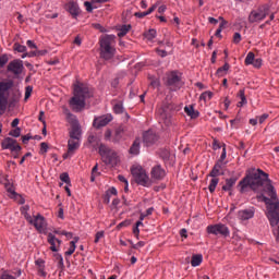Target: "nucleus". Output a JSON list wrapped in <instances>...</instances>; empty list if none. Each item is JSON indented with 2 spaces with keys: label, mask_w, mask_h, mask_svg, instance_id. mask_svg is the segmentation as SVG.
Instances as JSON below:
<instances>
[{
  "label": "nucleus",
  "mask_w": 279,
  "mask_h": 279,
  "mask_svg": "<svg viewBox=\"0 0 279 279\" xmlns=\"http://www.w3.org/2000/svg\"><path fill=\"white\" fill-rule=\"evenodd\" d=\"M247 186H250V189L255 193H262V191H265L270 196V199H278L276 187H274V185L271 184V180H269V174L260 169L248 172L246 177L242 181H240V193H245V189Z\"/></svg>",
  "instance_id": "1"
},
{
  "label": "nucleus",
  "mask_w": 279,
  "mask_h": 279,
  "mask_svg": "<svg viewBox=\"0 0 279 279\" xmlns=\"http://www.w3.org/2000/svg\"><path fill=\"white\" fill-rule=\"evenodd\" d=\"M93 93L88 86L83 83L76 82L74 84L73 97L70 99V106L75 112H80L86 108V99H90Z\"/></svg>",
  "instance_id": "2"
},
{
  "label": "nucleus",
  "mask_w": 279,
  "mask_h": 279,
  "mask_svg": "<svg viewBox=\"0 0 279 279\" xmlns=\"http://www.w3.org/2000/svg\"><path fill=\"white\" fill-rule=\"evenodd\" d=\"M114 38H117L114 35H105L100 38V58H102V60H112L114 58L117 53Z\"/></svg>",
  "instance_id": "3"
},
{
  "label": "nucleus",
  "mask_w": 279,
  "mask_h": 279,
  "mask_svg": "<svg viewBox=\"0 0 279 279\" xmlns=\"http://www.w3.org/2000/svg\"><path fill=\"white\" fill-rule=\"evenodd\" d=\"M98 154H100L105 165H111V167H116V165L119 162V156L117 155V151L111 150L104 144H100Z\"/></svg>",
  "instance_id": "4"
},
{
  "label": "nucleus",
  "mask_w": 279,
  "mask_h": 279,
  "mask_svg": "<svg viewBox=\"0 0 279 279\" xmlns=\"http://www.w3.org/2000/svg\"><path fill=\"white\" fill-rule=\"evenodd\" d=\"M131 173L136 182V184H140V186H151V180L149 179V175H147V171L143 169L141 166L133 167L131 169Z\"/></svg>",
  "instance_id": "5"
},
{
  "label": "nucleus",
  "mask_w": 279,
  "mask_h": 279,
  "mask_svg": "<svg viewBox=\"0 0 279 279\" xmlns=\"http://www.w3.org/2000/svg\"><path fill=\"white\" fill-rule=\"evenodd\" d=\"M269 16V7L267 4H262L257 9L251 11L248 14V23H260Z\"/></svg>",
  "instance_id": "6"
},
{
  "label": "nucleus",
  "mask_w": 279,
  "mask_h": 279,
  "mask_svg": "<svg viewBox=\"0 0 279 279\" xmlns=\"http://www.w3.org/2000/svg\"><path fill=\"white\" fill-rule=\"evenodd\" d=\"M13 85L12 82H0V114H5V110H8V97H5V93H8Z\"/></svg>",
  "instance_id": "7"
},
{
  "label": "nucleus",
  "mask_w": 279,
  "mask_h": 279,
  "mask_svg": "<svg viewBox=\"0 0 279 279\" xmlns=\"http://www.w3.org/2000/svg\"><path fill=\"white\" fill-rule=\"evenodd\" d=\"M206 232L207 234H215V236H217V234H220L225 238L230 236V229H228V227L223 223L209 225L206 228Z\"/></svg>",
  "instance_id": "8"
},
{
  "label": "nucleus",
  "mask_w": 279,
  "mask_h": 279,
  "mask_svg": "<svg viewBox=\"0 0 279 279\" xmlns=\"http://www.w3.org/2000/svg\"><path fill=\"white\" fill-rule=\"evenodd\" d=\"M167 86H169L170 90H180L182 88V78L175 71H172L168 74Z\"/></svg>",
  "instance_id": "9"
},
{
  "label": "nucleus",
  "mask_w": 279,
  "mask_h": 279,
  "mask_svg": "<svg viewBox=\"0 0 279 279\" xmlns=\"http://www.w3.org/2000/svg\"><path fill=\"white\" fill-rule=\"evenodd\" d=\"M68 119H71L72 121V128L70 131V138L71 140H75L77 138V141H80V138H82V129L80 128V124H77V120H75V117L71 113L68 112L66 113Z\"/></svg>",
  "instance_id": "10"
},
{
  "label": "nucleus",
  "mask_w": 279,
  "mask_h": 279,
  "mask_svg": "<svg viewBox=\"0 0 279 279\" xmlns=\"http://www.w3.org/2000/svg\"><path fill=\"white\" fill-rule=\"evenodd\" d=\"M28 223H31V226H34V228L40 234H43V232H45V230H47V220L45 219V216H43L40 214L35 216V218H32V222H28Z\"/></svg>",
  "instance_id": "11"
},
{
  "label": "nucleus",
  "mask_w": 279,
  "mask_h": 279,
  "mask_svg": "<svg viewBox=\"0 0 279 279\" xmlns=\"http://www.w3.org/2000/svg\"><path fill=\"white\" fill-rule=\"evenodd\" d=\"M128 136H130V132H128V126L120 125L114 131V134L112 136V143H121V141H125Z\"/></svg>",
  "instance_id": "12"
},
{
  "label": "nucleus",
  "mask_w": 279,
  "mask_h": 279,
  "mask_svg": "<svg viewBox=\"0 0 279 279\" xmlns=\"http://www.w3.org/2000/svg\"><path fill=\"white\" fill-rule=\"evenodd\" d=\"M1 148L2 149H10V151H21L22 147L21 145H19V142H16V140L12 138V137H5L2 142H1Z\"/></svg>",
  "instance_id": "13"
},
{
  "label": "nucleus",
  "mask_w": 279,
  "mask_h": 279,
  "mask_svg": "<svg viewBox=\"0 0 279 279\" xmlns=\"http://www.w3.org/2000/svg\"><path fill=\"white\" fill-rule=\"evenodd\" d=\"M23 61L19 59L11 61L7 68L9 73H13V75H21L23 73Z\"/></svg>",
  "instance_id": "14"
},
{
  "label": "nucleus",
  "mask_w": 279,
  "mask_h": 279,
  "mask_svg": "<svg viewBox=\"0 0 279 279\" xmlns=\"http://www.w3.org/2000/svg\"><path fill=\"white\" fill-rule=\"evenodd\" d=\"M47 242L50 245L51 252L60 251V245H62V240L56 238V235H53V233H48Z\"/></svg>",
  "instance_id": "15"
},
{
  "label": "nucleus",
  "mask_w": 279,
  "mask_h": 279,
  "mask_svg": "<svg viewBox=\"0 0 279 279\" xmlns=\"http://www.w3.org/2000/svg\"><path fill=\"white\" fill-rule=\"evenodd\" d=\"M150 175L153 180H162L167 175V171L162 169L161 165H157L153 167Z\"/></svg>",
  "instance_id": "16"
},
{
  "label": "nucleus",
  "mask_w": 279,
  "mask_h": 279,
  "mask_svg": "<svg viewBox=\"0 0 279 279\" xmlns=\"http://www.w3.org/2000/svg\"><path fill=\"white\" fill-rule=\"evenodd\" d=\"M110 121H112V117L110 114L102 116V117L96 118L94 120L93 125H94V128L99 130V128H106V125H108V123H110Z\"/></svg>",
  "instance_id": "17"
},
{
  "label": "nucleus",
  "mask_w": 279,
  "mask_h": 279,
  "mask_svg": "<svg viewBox=\"0 0 279 279\" xmlns=\"http://www.w3.org/2000/svg\"><path fill=\"white\" fill-rule=\"evenodd\" d=\"M156 141H158V135H156V133H154V131H147L144 133L143 142L145 143V145L147 147H149V145H154V143H156Z\"/></svg>",
  "instance_id": "18"
},
{
  "label": "nucleus",
  "mask_w": 279,
  "mask_h": 279,
  "mask_svg": "<svg viewBox=\"0 0 279 279\" xmlns=\"http://www.w3.org/2000/svg\"><path fill=\"white\" fill-rule=\"evenodd\" d=\"M254 208L252 209H242L240 211H238V219H240V221H247L250 219H254Z\"/></svg>",
  "instance_id": "19"
},
{
  "label": "nucleus",
  "mask_w": 279,
  "mask_h": 279,
  "mask_svg": "<svg viewBox=\"0 0 279 279\" xmlns=\"http://www.w3.org/2000/svg\"><path fill=\"white\" fill-rule=\"evenodd\" d=\"M223 165H221V161H216V163L214 165L211 171L209 172L208 177L209 178H219V175H223L225 172L221 171L223 169Z\"/></svg>",
  "instance_id": "20"
},
{
  "label": "nucleus",
  "mask_w": 279,
  "mask_h": 279,
  "mask_svg": "<svg viewBox=\"0 0 279 279\" xmlns=\"http://www.w3.org/2000/svg\"><path fill=\"white\" fill-rule=\"evenodd\" d=\"M131 156H138L141 154V137H136L129 149Z\"/></svg>",
  "instance_id": "21"
},
{
  "label": "nucleus",
  "mask_w": 279,
  "mask_h": 279,
  "mask_svg": "<svg viewBox=\"0 0 279 279\" xmlns=\"http://www.w3.org/2000/svg\"><path fill=\"white\" fill-rule=\"evenodd\" d=\"M80 149V140L74 138V140H69L68 141V154H75Z\"/></svg>",
  "instance_id": "22"
},
{
  "label": "nucleus",
  "mask_w": 279,
  "mask_h": 279,
  "mask_svg": "<svg viewBox=\"0 0 279 279\" xmlns=\"http://www.w3.org/2000/svg\"><path fill=\"white\" fill-rule=\"evenodd\" d=\"M66 8H68V12H70L72 16H77L80 14V7H77V3L69 2L66 4Z\"/></svg>",
  "instance_id": "23"
},
{
  "label": "nucleus",
  "mask_w": 279,
  "mask_h": 279,
  "mask_svg": "<svg viewBox=\"0 0 279 279\" xmlns=\"http://www.w3.org/2000/svg\"><path fill=\"white\" fill-rule=\"evenodd\" d=\"M239 179L236 177H232L230 179H226V184L222 186V191H232V186L236 184Z\"/></svg>",
  "instance_id": "24"
},
{
  "label": "nucleus",
  "mask_w": 279,
  "mask_h": 279,
  "mask_svg": "<svg viewBox=\"0 0 279 279\" xmlns=\"http://www.w3.org/2000/svg\"><path fill=\"white\" fill-rule=\"evenodd\" d=\"M117 190L114 187H110L109 190L106 191L105 196H104V204H110V198L112 195L117 196Z\"/></svg>",
  "instance_id": "25"
},
{
  "label": "nucleus",
  "mask_w": 279,
  "mask_h": 279,
  "mask_svg": "<svg viewBox=\"0 0 279 279\" xmlns=\"http://www.w3.org/2000/svg\"><path fill=\"white\" fill-rule=\"evenodd\" d=\"M184 111L187 114V117H191V119H197V117H199V111H195L193 106L185 107Z\"/></svg>",
  "instance_id": "26"
},
{
  "label": "nucleus",
  "mask_w": 279,
  "mask_h": 279,
  "mask_svg": "<svg viewBox=\"0 0 279 279\" xmlns=\"http://www.w3.org/2000/svg\"><path fill=\"white\" fill-rule=\"evenodd\" d=\"M202 260H204L202 254L193 255L191 259L192 267H199V265H202Z\"/></svg>",
  "instance_id": "27"
},
{
  "label": "nucleus",
  "mask_w": 279,
  "mask_h": 279,
  "mask_svg": "<svg viewBox=\"0 0 279 279\" xmlns=\"http://www.w3.org/2000/svg\"><path fill=\"white\" fill-rule=\"evenodd\" d=\"M130 29H132V25L128 24V25H122L118 32V37L119 38H123V36H128V33L130 32Z\"/></svg>",
  "instance_id": "28"
},
{
  "label": "nucleus",
  "mask_w": 279,
  "mask_h": 279,
  "mask_svg": "<svg viewBox=\"0 0 279 279\" xmlns=\"http://www.w3.org/2000/svg\"><path fill=\"white\" fill-rule=\"evenodd\" d=\"M21 214L24 216V218L26 219V221H28V223H32V216L29 215V206L28 205H24L23 207H21Z\"/></svg>",
  "instance_id": "29"
},
{
  "label": "nucleus",
  "mask_w": 279,
  "mask_h": 279,
  "mask_svg": "<svg viewBox=\"0 0 279 279\" xmlns=\"http://www.w3.org/2000/svg\"><path fill=\"white\" fill-rule=\"evenodd\" d=\"M160 121L165 123V125H171V117H168L167 113H162V109H159Z\"/></svg>",
  "instance_id": "30"
},
{
  "label": "nucleus",
  "mask_w": 279,
  "mask_h": 279,
  "mask_svg": "<svg viewBox=\"0 0 279 279\" xmlns=\"http://www.w3.org/2000/svg\"><path fill=\"white\" fill-rule=\"evenodd\" d=\"M219 184V178H213L209 182V193H215V190L217 189V185Z\"/></svg>",
  "instance_id": "31"
},
{
  "label": "nucleus",
  "mask_w": 279,
  "mask_h": 279,
  "mask_svg": "<svg viewBox=\"0 0 279 279\" xmlns=\"http://www.w3.org/2000/svg\"><path fill=\"white\" fill-rule=\"evenodd\" d=\"M254 60H256V56L254 54V52H248L244 63L246 66H250V64H254Z\"/></svg>",
  "instance_id": "32"
},
{
  "label": "nucleus",
  "mask_w": 279,
  "mask_h": 279,
  "mask_svg": "<svg viewBox=\"0 0 279 279\" xmlns=\"http://www.w3.org/2000/svg\"><path fill=\"white\" fill-rule=\"evenodd\" d=\"M209 99H213V92H204L201 96H199V100L204 101V104H206V101H209Z\"/></svg>",
  "instance_id": "33"
},
{
  "label": "nucleus",
  "mask_w": 279,
  "mask_h": 279,
  "mask_svg": "<svg viewBox=\"0 0 279 279\" xmlns=\"http://www.w3.org/2000/svg\"><path fill=\"white\" fill-rule=\"evenodd\" d=\"M13 50L17 51V53H25L27 51V47H25V46H23V45H21L19 43H15L13 45Z\"/></svg>",
  "instance_id": "34"
},
{
  "label": "nucleus",
  "mask_w": 279,
  "mask_h": 279,
  "mask_svg": "<svg viewBox=\"0 0 279 279\" xmlns=\"http://www.w3.org/2000/svg\"><path fill=\"white\" fill-rule=\"evenodd\" d=\"M227 158V153H226V144L222 145V153L220 155V160H218L217 162H220V165L225 166L228 165V162H223V160H226Z\"/></svg>",
  "instance_id": "35"
},
{
  "label": "nucleus",
  "mask_w": 279,
  "mask_h": 279,
  "mask_svg": "<svg viewBox=\"0 0 279 279\" xmlns=\"http://www.w3.org/2000/svg\"><path fill=\"white\" fill-rule=\"evenodd\" d=\"M144 36L147 40H153L154 38H156V29H149L148 32L144 33Z\"/></svg>",
  "instance_id": "36"
},
{
  "label": "nucleus",
  "mask_w": 279,
  "mask_h": 279,
  "mask_svg": "<svg viewBox=\"0 0 279 279\" xmlns=\"http://www.w3.org/2000/svg\"><path fill=\"white\" fill-rule=\"evenodd\" d=\"M60 181L68 184V186H71V178L69 177V173L64 172L60 174Z\"/></svg>",
  "instance_id": "37"
},
{
  "label": "nucleus",
  "mask_w": 279,
  "mask_h": 279,
  "mask_svg": "<svg viewBox=\"0 0 279 279\" xmlns=\"http://www.w3.org/2000/svg\"><path fill=\"white\" fill-rule=\"evenodd\" d=\"M75 248H76L75 242H70V247H69V250L64 253L65 256H73V254L75 253Z\"/></svg>",
  "instance_id": "38"
},
{
  "label": "nucleus",
  "mask_w": 279,
  "mask_h": 279,
  "mask_svg": "<svg viewBox=\"0 0 279 279\" xmlns=\"http://www.w3.org/2000/svg\"><path fill=\"white\" fill-rule=\"evenodd\" d=\"M113 112H116V114H123V104H116L113 107Z\"/></svg>",
  "instance_id": "39"
},
{
  "label": "nucleus",
  "mask_w": 279,
  "mask_h": 279,
  "mask_svg": "<svg viewBox=\"0 0 279 279\" xmlns=\"http://www.w3.org/2000/svg\"><path fill=\"white\" fill-rule=\"evenodd\" d=\"M5 189L8 191V193H11V197H14L16 199V197H19V194H16V192L14 191V186L7 184Z\"/></svg>",
  "instance_id": "40"
},
{
  "label": "nucleus",
  "mask_w": 279,
  "mask_h": 279,
  "mask_svg": "<svg viewBox=\"0 0 279 279\" xmlns=\"http://www.w3.org/2000/svg\"><path fill=\"white\" fill-rule=\"evenodd\" d=\"M9 136L19 138V136H21V128H15L14 130L10 131Z\"/></svg>",
  "instance_id": "41"
},
{
  "label": "nucleus",
  "mask_w": 279,
  "mask_h": 279,
  "mask_svg": "<svg viewBox=\"0 0 279 279\" xmlns=\"http://www.w3.org/2000/svg\"><path fill=\"white\" fill-rule=\"evenodd\" d=\"M33 90H34V87H32V86H27V87L25 88L24 101H27V99H29V97H32Z\"/></svg>",
  "instance_id": "42"
},
{
  "label": "nucleus",
  "mask_w": 279,
  "mask_h": 279,
  "mask_svg": "<svg viewBox=\"0 0 279 279\" xmlns=\"http://www.w3.org/2000/svg\"><path fill=\"white\" fill-rule=\"evenodd\" d=\"M48 149H49V144L43 142V143L40 144L39 154H41V156H44V154H47Z\"/></svg>",
  "instance_id": "43"
},
{
  "label": "nucleus",
  "mask_w": 279,
  "mask_h": 279,
  "mask_svg": "<svg viewBox=\"0 0 279 279\" xmlns=\"http://www.w3.org/2000/svg\"><path fill=\"white\" fill-rule=\"evenodd\" d=\"M8 54H3L0 57V69H3L8 62Z\"/></svg>",
  "instance_id": "44"
},
{
  "label": "nucleus",
  "mask_w": 279,
  "mask_h": 279,
  "mask_svg": "<svg viewBox=\"0 0 279 279\" xmlns=\"http://www.w3.org/2000/svg\"><path fill=\"white\" fill-rule=\"evenodd\" d=\"M38 276H41V278H47V271H45V265H40L38 267Z\"/></svg>",
  "instance_id": "45"
},
{
  "label": "nucleus",
  "mask_w": 279,
  "mask_h": 279,
  "mask_svg": "<svg viewBox=\"0 0 279 279\" xmlns=\"http://www.w3.org/2000/svg\"><path fill=\"white\" fill-rule=\"evenodd\" d=\"M252 65L255 68V69H260V66H263V59L258 58V59H255L252 63Z\"/></svg>",
  "instance_id": "46"
},
{
  "label": "nucleus",
  "mask_w": 279,
  "mask_h": 279,
  "mask_svg": "<svg viewBox=\"0 0 279 279\" xmlns=\"http://www.w3.org/2000/svg\"><path fill=\"white\" fill-rule=\"evenodd\" d=\"M57 258H59V262H58L59 269H64V259L62 258V255L57 254Z\"/></svg>",
  "instance_id": "47"
},
{
  "label": "nucleus",
  "mask_w": 279,
  "mask_h": 279,
  "mask_svg": "<svg viewBox=\"0 0 279 279\" xmlns=\"http://www.w3.org/2000/svg\"><path fill=\"white\" fill-rule=\"evenodd\" d=\"M104 231H98L95 235L94 243H98L100 239H104Z\"/></svg>",
  "instance_id": "48"
},
{
  "label": "nucleus",
  "mask_w": 279,
  "mask_h": 279,
  "mask_svg": "<svg viewBox=\"0 0 279 279\" xmlns=\"http://www.w3.org/2000/svg\"><path fill=\"white\" fill-rule=\"evenodd\" d=\"M233 43L234 45H239V43H241V33H234Z\"/></svg>",
  "instance_id": "49"
},
{
  "label": "nucleus",
  "mask_w": 279,
  "mask_h": 279,
  "mask_svg": "<svg viewBox=\"0 0 279 279\" xmlns=\"http://www.w3.org/2000/svg\"><path fill=\"white\" fill-rule=\"evenodd\" d=\"M131 244H132L133 250H140V247H145V242H143V241H140L136 244H133L131 242Z\"/></svg>",
  "instance_id": "50"
},
{
  "label": "nucleus",
  "mask_w": 279,
  "mask_h": 279,
  "mask_svg": "<svg viewBox=\"0 0 279 279\" xmlns=\"http://www.w3.org/2000/svg\"><path fill=\"white\" fill-rule=\"evenodd\" d=\"M32 134H26L24 136H22V143H24V145H27V143H29V141H32Z\"/></svg>",
  "instance_id": "51"
},
{
  "label": "nucleus",
  "mask_w": 279,
  "mask_h": 279,
  "mask_svg": "<svg viewBox=\"0 0 279 279\" xmlns=\"http://www.w3.org/2000/svg\"><path fill=\"white\" fill-rule=\"evenodd\" d=\"M128 226H130V220H124L117 226V229L121 230V228H128Z\"/></svg>",
  "instance_id": "52"
},
{
  "label": "nucleus",
  "mask_w": 279,
  "mask_h": 279,
  "mask_svg": "<svg viewBox=\"0 0 279 279\" xmlns=\"http://www.w3.org/2000/svg\"><path fill=\"white\" fill-rule=\"evenodd\" d=\"M134 16H136V19H145V16H148V15H147V11H145V12H135Z\"/></svg>",
  "instance_id": "53"
},
{
  "label": "nucleus",
  "mask_w": 279,
  "mask_h": 279,
  "mask_svg": "<svg viewBox=\"0 0 279 279\" xmlns=\"http://www.w3.org/2000/svg\"><path fill=\"white\" fill-rule=\"evenodd\" d=\"M87 141H88V143L90 144V145H95V143H97V136H95V135H89L88 136V138H87Z\"/></svg>",
  "instance_id": "54"
},
{
  "label": "nucleus",
  "mask_w": 279,
  "mask_h": 279,
  "mask_svg": "<svg viewBox=\"0 0 279 279\" xmlns=\"http://www.w3.org/2000/svg\"><path fill=\"white\" fill-rule=\"evenodd\" d=\"M150 86H153V88H158V86H160V81L157 78L150 81Z\"/></svg>",
  "instance_id": "55"
},
{
  "label": "nucleus",
  "mask_w": 279,
  "mask_h": 279,
  "mask_svg": "<svg viewBox=\"0 0 279 279\" xmlns=\"http://www.w3.org/2000/svg\"><path fill=\"white\" fill-rule=\"evenodd\" d=\"M245 104H247V98L244 96L241 98V101L238 102V107L243 108V106H245Z\"/></svg>",
  "instance_id": "56"
},
{
  "label": "nucleus",
  "mask_w": 279,
  "mask_h": 279,
  "mask_svg": "<svg viewBox=\"0 0 279 279\" xmlns=\"http://www.w3.org/2000/svg\"><path fill=\"white\" fill-rule=\"evenodd\" d=\"M87 12H93V4L88 1L84 2Z\"/></svg>",
  "instance_id": "57"
},
{
  "label": "nucleus",
  "mask_w": 279,
  "mask_h": 279,
  "mask_svg": "<svg viewBox=\"0 0 279 279\" xmlns=\"http://www.w3.org/2000/svg\"><path fill=\"white\" fill-rule=\"evenodd\" d=\"M27 47H29V49H38V47L36 46V44H34L32 40H27L26 41Z\"/></svg>",
  "instance_id": "58"
},
{
  "label": "nucleus",
  "mask_w": 279,
  "mask_h": 279,
  "mask_svg": "<svg viewBox=\"0 0 279 279\" xmlns=\"http://www.w3.org/2000/svg\"><path fill=\"white\" fill-rule=\"evenodd\" d=\"M269 119V114L264 113L259 117V123L263 124L264 121H267Z\"/></svg>",
  "instance_id": "59"
},
{
  "label": "nucleus",
  "mask_w": 279,
  "mask_h": 279,
  "mask_svg": "<svg viewBox=\"0 0 279 279\" xmlns=\"http://www.w3.org/2000/svg\"><path fill=\"white\" fill-rule=\"evenodd\" d=\"M213 149H215V150L221 149V144H219V142L217 140H215L213 143Z\"/></svg>",
  "instance_id": "60"
},
{
  "label": "nucleus",
  "mask_w": 279,
  "mask_h": 279,
  "mask_svg": "<svg viewBox=\"0 0 279 279\" xmlns=\"http://www.w3.org/2000/svg\"><path fill=\"white\" fill-rule=\"evenodd\" d=\"M227 72H225V70L222 68H219L216 72V74L219 76V77H223V75H226Z\"/></svg>",
  "instance_id": "61"
},
{
  "label": "nucleus",
  "mask_w": 279,
  "mask_h": 279,
  "mask_svg": "<svg viewBox=\"0 0 279 279\" xmlns=\"http://www.w3.org/2000/svg\"><path fill=\"white\" fill-rule=\"evenodd\" d=\"M133 234L136 236V239H138V234H141V229H138L136 225L133 228Z\"/></svg>",
  "instance_id": "62"
},
{
  "label": "nucleus",
  "mask_w": 279,
  "mask_h": 279,
  "mask_svg": "<svg viewBox=\"0 0 279 279\" xmlns=\"http://www.w3.org/2000/svg\"><path fill=\"white\" fill-rule=\"evenodd\" d=\"M157 53H158V56H160V58H167V51L166 50L157 49Z\"/></svg>",
  "instance_id": "63"
},
{
  "label": "nucleus",
  "mask_w": 279,
  "mask_h": 279,
  "mask_svg": "<svg viewBox=\"0 0 279 279\" xmlns=\"http://www.w3.org/2000/svg\"><path fill=\"white\" fill-rule=\"evenodd\" d=\"M0 279H16V278H14V276H12V275L3 274V275L0 277Z\"/></svg>",
  "instance_id": "64"
}]
</instances>
